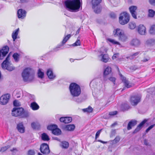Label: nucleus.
Masks as SVG:
<instances>
[{
    "instance_id": "nucleus-1",
    "label": "nucleus",
    "mask_w": 155,
    "mask_h": 155,
    "mask_svg": "<svg viewBox=\"0 0 155 155\" xmlns=\"http://www.w3.org/2000/svg\"><path fill=\"white\" fill-rule=\"evenodd\" d=\"M66 7L72 12H77L81 6L80 0H68L65 2Z\"/></svg>"
},
{
    "instance_id": "nucleus-2",
    "label": "nucleus",
    "mask_w": 155,
    "mask_h": 155,
    "mask_svg": "<svg viewBox=\"0 0 155 155\" xmlns=\"http://www.w3.org/2000/svg\"><path fill=\"white\" fill-rule=\"evenodd\" d=\"M21 76L25 82H31L34 78V74L32 69L30 68H26L23 71Z\"/></svg>"
},
{
    "instance_id": "nucleus-3",
    "label": "nucleus",
    "mask_w": 155,
    "mask_h": 155,
    "mask_svg": "<svg viewBox=\"0 0 155 155\" xmlns=\"http://www.w3.org/2000/svg\"><path fill=\"white\" fill-rule=\"evenodd\" d=\"M12 114L13 116H19L22 118L27 117L29 116L28 112L24 110V109L21 107L14 108L12 110Z\"/></svg>"
},
{
    "instance_id": "nucleus-4",
    "label": "nucleus",
    "mask_w": 155,
    "mask_h": 155,
    "mask_svg": "<svg viewBox=\"0 0 155 155\" xmlns=\"http://www.w3.org/2000/svg\"><path fill=\"white\" fill-rule=\"evenodd\" d=\"M69 89L70 93L73 97H78L81 93V89L80 86L75 83L71 84L69 87Z\"/></svg>"
},
{
    "instance_id": "nucleus-5",
    "label": "nucleus",
    "mask_w": 155,
    "mask_h": 155,
    "mask_svg": "<svg viewBox=\"0 0 155 155\" xmlns=\"http://www.w3.org/2000/svg\"><path fill=\"white\" fill-rule=\"evenodd\" d=\"M130 20V16L129 14L126 12L121 13L119 17V22L122 25H124L128 23Z\"/></svg>"
},
{
    "instance_id": "nucleus-6",
    "label": "nucleus",
    "mask_w": 155,
    "mask_h": 155,
    "mask_svg": "<svg viewBox=\"0 0 155 155\" xmlns=\"http://www.w3.org/2000/svg\"><path fill=\"white\" fill-rule=\"evenodd\" d=\"M9 54L5 60L2 63V66L3 69H6L9 71H12L15 69V67L9 61Z\"/></svg>"
},
{
    "instance_id": "nucleus-7",
    "label": "nucleus",
    "mask_w": 155,
    "mask_h": 155,
    "mask_svg": "<svg viewBox=\"0 0 155 155\" xmlns=\"http://www.w3.org/2000/svg\"><path fill=\"white\" fill-rule=\"evenodd\" d=\"M102 0H92V8L96 13H99L101 11V8L99 6Z\"/></svg>"
},
{
    "instance_id": "nucleus-8",
    "label": "nucleus",
    "mask_w": 155,
    "mask_h": 155,
    "mask_svg": "<svg viewBox=\"0 0 155 155\" xmlns=\"http://www.w3.org/2000/svg\"><path fill=\"white\" fill-rule=\"evenodd\" d=\"M141 96L137 94L132 96L130 98V102L132 105L136 106L141 101Z\"/></svg>"
},
{
    "instance_id": "nucleus-9",
    "label": "nucleus",
    "mask_w": 155,
    "mask_h": 155,
    "mask_svg": "<svg viewBox=\"0 0 155 155\" xmlns=\"http://www.w3.org/2000/svg\"><path fill=\"white\" fill-rule=\"evenodd\" d=\"M40 150L44 154H48L50 152L48 145L46 143H43L41 145Z\"/></svg>"
},
{
    "instance_id": "nucleus-10",
    "label": "nucleus",
    "mask_w": 155,
    "mask_h": 155,
    "mask_svg": "<svg viewBox=\"0 0 155 155\" xmlns=\"http://www.w3.org/2000/svg\"><path fill=\"white\" fill-rule=\"evenodd\" d=\"M10 97V95L7 94L2 96L0 97V103L2 105H5L8 102Z\"/></svg>"
},
{
    "instance_id": "nucleus-11",
    "label": "nucleus",
    "mask_w": 155,
    "mask_h": 155,
    "mask_svg": "<svg viewBox=\"0 0 155 155\" xmlns=\"http://www.w3.org/2000/svg\"><path fill=\"white\" fill-rule=\"evenodd\" d=\"M9 51V48L6 46L3 47L2 50H0V59H3L5 56L8 53Z\"/></svg>"
},
{
    "instance_id": "nucleus-12",
    "label": "nucleus",
    "mask_w": 155,
    "mask_h": 155,
    "mask_svg": "<svg viewBox=\"0 0 155 155\" xmlns=\"http://www.w3.org/2000/svg\"><path fill=\"white\" fill-rule=\"evenodd\" d=\"M137 8V7L135 6H132L129 8L130 12L132 16L135 19H136L137 18V13L136 11Z\"/></svg>"
},
{
    "instance_id": "nucleus-13",
    "label": "nucleus",
    "mask_w": 155,
    "mask_h": 155,
    "mask_svg": "<svg viewBox=\"0 0 155 155\" xmlns=\"http://www.w3.org/2000/svg\"><path fill=\"white\" fill-rule=\"evenodd\" d=\"M71 37V35L70 34L66 36H65L63 39L62 41V44L58 45L56 48H54L53 49L54 51H58V48H60V47L62 46L63 45L65 44L67 41Z\"/></svg>"
},
{
    "instance_id": "nucleus-14",
    "label": "nucleus",
    "mask_w": 155,
    "mask_h": 155,
    "mask_svg": "<svg viewBox=\"0 0 155 155\" xmlns=\"http://www.w3.org/2000/svg\"><path fill=\"white\" fill-rule=\"evenodd\" d=\"M140 42L139 39L137 38H134L133 39L130 41V44L132 46L137 48L140 45Z\"/></svg>"
},
{
    "instance_id": "nucleus-15",
    "label": "nucleus",
    "mask_w": 155,
    "mask_h": 155,
    "mask_svg": "<svg viewBox=\"0 0 155 155\" xmlns=\"http://www.w3.org/2000/svg\"><path fill=\"white\" fill-rule=\"evenodd\" d=\"M17 14L18 18L23 19L26 16V12L22 9H19L18 11Z\"/></svg>"
},
{
    "instance_id": "nucleus-16",
    "label": "nucleus",
    "mask_w": 155,
    "mask_h": 155,
    "mask_svg": "<svg viewBox=\"0 0 155 155\" xmlns=\"http://www.w3.org/2000/svg\"><path fill=\"white\" fill-rule=\"evenodd\" d=\"M138 31L140 35H145L146 32L145 27L142 25H140L138 27Z\"/></svg>"
},
{
    "instance_id": "nucleus-17",
    "label": "nucleus",
    "mask_w": 155,
    "mask_h": 155,
    "mask_svg": "<svg viewBox=\"0 0 155 155\" xmlns=\"http://www.w3.org/2000/svg\"><path fill=\"white\" fill-rule=\"evenodd\" d=\"M147 120L145 119L140 124L137 126V128L133 132V133L135 134L138 132L142 128L144 124L147 122Z\"/></svg>"
},
{
    "instance_id": "nucleus-18",
    "label": "nucleus",
    "mask_w": 155,
    "mask_h": 155,
    "mask_svg": "<svg viewBox=\"0 0 155 155\" xmlns=\"http://www.w3.org/2000/svg\"><path fill=\"white\" fill-rule=\"evenodd\" d=\"M17 128L18 131L21 133H23L25 132V127L22 123H20L17 125Z\"/></svg>"
},
{
    "instance_id": "nucleus-19",
    "label": "nucleus",
    "mask_w": 155,
    "mask_h": 155,
    "mask_svg": "<svg viewBox=\"0 0 155 155\" xmlns=\"http://www.w3.org/2000/svg\"><path fill=\"white\" fill-rule=\"evenodd\" d=\"M47 75L50 79L53 80L56 77L55 75L53 74L52 71L50 69L47 70Z\"/></svg>"
},
{
    "instance_id": "nucleus-20",
    "label": "nucleus",
    "mask_w": 155,
    "mask_h": 155,
    "mask_svg": "<svg viewBox=\"0 0 155 155\" xmlns=\"http://www.w3.org/2000/svg\"><path fill=\"white\" fill-rule=\"evenodd\" d=\"M99 57L101 58V60L104 62H107L109 59V58L107 54H102L99 56Z\"/></svg>"
},
{
    "instance_id": "nucleus-21",
    "label": "nucleus",
    "mask_w": 155,
    "mask_h": 155,
    "mask_svg": "<svg viewBox=\"0 0 155 155\" xmlns=\"http://www.w3.org/2000/svg\"><path fill=\"white\" fill-rule=\"evenodd\" d=\"M137 124V121L134 120H131L128 124L127 129L128 130H130L132 128V127L135 126Z\"/></svg>"
},
{
    "instance_id": "nucleus-22",
    "label": "nucleus",
    "mask_w": 155,
    "mask_h": 155,
    "mask_svg": "<svg viewBox=\"0 0 155 155\" xmlns=\"http://www.w3.org/2000/svg\"><path fill=\"white\" fill-rule=\"evenodd\" d=\"M146 44L148 45L151 46L155 45V39L150 38L148 39L146 42Z\"/></svg>"
},
{
    "instance_id": "nucleus-23",
    "label": "nucleus",
    "mask_w": 155,
    "mask_h": 155,
    "mask_svg": "<svg viewBox=\"0 0 155 155\" xmlns=\"http://www.w3.org/2000/svg\"><path fill=\"white\" fill-rule=\"evenodd\" d=\"M75 128V126L74 124H68L66 125L64 127V129L67 130L73 131Z\"/></svg>"
},
{
    "instance_id": "nucleus-24",
    "label": "nucleus",
    "mask_w": 155,
    "mask_h": 155,
    "mask_svg": "<svg viewBox=\"0 0 155 155\" xmlns=\"http://www.w3.org/2000/svg\"><path fill=\"white\" fill-rule=\"evenodd\" d=\"M30 107L34 110H37L39 109V108L38 105L35 102H33L31 103Z\"/></svg>"
},
{
    "instance_id": "nucleus-25",
    "label": "nucleus",
    "mask_w": 155,
    "mask_h": 155,
    "mask_svg": "<svg viewBox=\"0 0 155 155\" xmlns=\"http://www.w3.org/2000/svg\"><path fill=\"white\" fill-rule=\"evenodd\" d=\"M19 30V28H17L12 33V37L14 41L17 38V36L18 34Z\"/></svg>"
},
{
    "instance_id": "nucleus-26",
    "label": "nucleus",
    "mask_w": 155,
    "mask_h": 155,
    "mask_svg": "<svg viewBox=\"0 0 155 155\" xmlns=\"http://www.w3.org/2000/svg\"><path fill=\"white\" fill-rule=\"evenodd\" d=\"M122 81L124 83V85L127 88H130L131 87V85L130 83L129 82L126 80V78H123L122 79Z\"/></svg>"
},
{
    "instance_id": "nucleus-27",
    "label": "nucleus",
    "mask_w": 155,
    "mask_h": 155,
    "mask_svg": "<svg viewBox=\"0 0 155 155\" xmlns=\"http://www.w3.org/2000/svg\"><path fill=\"white\" fill-rule=\"evenodd\" d=\"M42 140L44 141H48L50 140L48 135L45 133H43L41 135Z\"/></svg>"
},
{
    "instance_id": "nucleus-28",
    "label": "nucleus",
    "mask_w": 155,
    "mask_h": 155,
    "mask_svg": "<svg viewBox=\"0 0 155 155\" xmlns=\"http://www.w3.org/2000/svg\"><path fill=\"white\" fill-rule=\"evenodd\" d=\"M61 133V130L56 128L54 130H53L52 131V133L55 135H60Z\"/></svg>"
},
{
    "instance_id": "nucleus-29",
    "label": "nucleus",
    "mask_w": 155,
    "mask_h": 155,
    "mask_svg": "<svg viewBox=\"0 0 155 155\" xmlns=\"http://www.w3.org/2000/svg\"><path fill=\"white\" fill-rule=\"evenodd\" d=\"M44 73L41 70L39 69L38 72V78L41 79H43L44 77Z\"/></svg>"
},
{
    "instance_id": "nucleus-30",
    "label": "nucleus",
    "mask_w": 155,
    "mask_h": 155,
    "mask_svg": "<svg viewBox=\"0 0 155 155\" xmlns=\"http://www.w3.org/2000/svg\"><path fill=\"white\" fill-rule=\"evenodd\" d=\"M140 53V51L134 53L132 55H130L129 56L127 57V58H129L130 59H133L136 58V56H137Z\"/></svg>"
},
{
    "instance_id": "nucleus-31",
    "label": "nucleus",
    "mask_w": 155,
    "mask_h": 155,
    "mask_svg": "<svg viewBox=\"0 0 155 155\" xmlns=\"http://www.w3.org/2000/svg\"><path fill=\"white\" fill-rule=\"evenodd\" d=\"M111 68L110 67H107L105 70L104 74V75H108L111 72Z\"/></svg>"
},
{
    "instance_id": "nucleus-32",
    "label": "nucleus",
    "mask_w": 155,
    "mask_h": 155,
    "mask_svg": "<svg viewBox=\"0 0 155 155\" xmlns=\"http://www.w3.org/2000/svg\"><path fill=\"white\" fill-rule=\"evenodd\" d=\"M115 33H114V35H117L119 37L123 33L122 31L119 29L117 28L116 30H115Z\"/></svg>"
},
{
    "instance_id": "nucleus-33",
    "label": "nucleus",
    "mask_w": 155,
    "mask_h": 155,
    "mask_svg": "<svg viewBox=\"0 0 155 155\" xmlns=\"http://www.w3.org/2000/svg\"><path fill=\"white\" fill-rule=\"evenodd\" d=\"M119 39L123 41H124L127 39V37L123 32L119 36Z\"/></svg>"
},
{
    "instance_id": "nucleus-34",
    "label": "nucleus",
    "mask_w": 155,
    "mask_h": 155,
    "mask_svg": "<svg viewBox=\"0 0 155 155\" xmlns=\"http://www.w3.org/2000/svg\"><path fill=\"white\" fill-rule=\"evenodd\" d=\"M150 34L152 35H155V25H152L149 31Z\"/></svg>"
},
{
    "instance_id": "nucleus-35",
    "label": "nucleus",
    "mask_w": 155,
    "mask_h": 155,
    "mask_svg": "<svg viewBox=\"0 0 155 155\" xmlns=\"http://www.w3.org/2000/svg\"><path fill=\"white\" fill-rule=\"evenodd\" d=\"M13 57L14 58L15 61L17 62L19 61V55L17 53H15L13 55Z\"/></svg>"
},
{
    "instance_id": "nucleus-36",
    "label": "nucleus",
    "mask_w": 155,
    "mask_h": 155,
    "mask_svg": "<svg viewBox=\"0 0 155 155\" xmlns=\"http://www.w3.org/2000/svg\"><path fill=\"white\" fill-rule=\"evenodd\" d=\"M155 14V11L152 9L148 10V16L149 17H153Z\"/></svg>"
},
{
    "instance_id": "nucleus-37",
    "label": "nucleus",
    "mask_w": 155,
    "mask_h": 155,
    "mask_svg": "<svg viewBox=\"0 0 155 155\" xmlns=\"http://www.w3.org/2000/svg\"><path fill=\"white\" fill-rule=\"evenodd\" d=\"M62 146L63 148L67 149V148L69 145V143L68 142L66 141H63L61 142Z\"/></svg>"
},
{
    "instance_id": "nucleus-38",
    "label": "nucleus",
    "mask_w": 155,
    "mask_h": 155,
    "mask_svg": "<svg viewBox=\"0 0 155 155\" xmlns=\"http://www.w3.org/2000/svg\"><path fill=\"white\" fill-rule=\"evenodd\" d=\"M57 127V125H52L48 126L47 127V129L49 130H52L53 131V130H54L55 128Z\"/></svg>"
},
{
    "instance_id": "nucleus-39",
    "label": "nucleus",
    "mask_w": 155,
    "mask_h": 155,
    "mask_svg": "<svg viewBox=\"0 0 155 155\" xmlns=\"http://www.w3.org/2000/svg\"><path fill=\"white\" fill-rule=\"evenodd\" d=\"M120 140V137L119 136H117L115 138L112 140V143L114 144H115L119 142Z\"/></svg>"
},
{
    "instance_id": "nucleus-40",
    "label": "nucleus",
    "mask_w": 155,
    "mask_h": 155,
    "mask_svg": "<svg viewBox=\"0 0 155 155\" xmlns=\"http://www.w3.org/2000/svg\"><path fill=\"white\" fill-rule=\"evenodd\" d=\"M93 110L92 108L90 106H89L87 108L84 109L83 110L84 112H87L88 113L91 112Z\"/></svg>"
},
{
    "instance_id": "nucleus-41",
    "label": "nucleus",
    "mask_w": 155,
    "mask_h": 155,
    "mask_svg": "<svg viewBox=\"0 0 155 155\" xmlns=\"http://www.w3.org/2000/svg\"><path fill=\"white\" fill-rule=\"evenodd\" d=\"M129 28L131 29H134L136 27V25L135 23L130 22L129 24Z\"/></svg>"
},
{
    "instance_id": "nucleus-42",
    "label": "nucleus",
    "mask_w": 155,
    "mask_h": 155,
    "mask_svg": "<svg viewBox=\"0 0 155 155\" xmlns=\"http://www.w3.org/2000/svg\"><path fill=\"white\" fill-rule=\"evenodd\" d=\"M10 147V146L9 145H8L6 146L2 147L1 148L0 150V151L2 153L3 152L7 150V149L9 148Z\"/></svg>"
},
{
    "instance_id": "nucleus-43",
    "label": "nucleus",
    "mask_w": 155,
    "mask_h": 155,
    "mask_svg": "<svg viewBox=\"0 0 155 155\" xmlns=\"http://www.w3.org/2000/svg\"><path fill=\"white\" fill-rule=\"evenodd\" d=\"M72 120V118L71 117H65V123L71 122Z\"/></svg>"
},
{
    "instance_id": "nucleus-44",
    "label": "nucleus",
    "mask_w": 155,
    "mask_h": 155,
    "mask_svg": "<svg viewBox=\"0 0 155 155\" xmlns=\"http://www.w3.org/2000/svg\"><path fill=\"white\" fill-rule=\"evenodd\" d=\"M110 1L115 6H116L119 3V0H110Z\"/></svg>"
},
{
    "instance_id": "nucleus-45",
    "label": "nucleus",
    "mask_w": 155,
    "mask_h": 155,
    "mask_svg": "<svg viewBox=\"0 0 155 155\" xmlns=\"http://www.w3.org/2000/svg\"><path fill=\"white\" fill-rule=\"evenodd\" d=\"M79 37L78 38L77 40L72 45L73 46H77L80 45L81 42L80 39H78Z\"/></svg>"
},
{
    "instance_id": "nucleus-46",
    "label": "nucleus",
    "mask_w": 155,
    "mask_h": 155,
    "mask_svg": "<svg viewBox=\"0 0 155 155\" xmlns=\"http://www.w3.org/2000/svg\"><path fill=\"white\" fill-rule=\"evenodd\" d=\"M108 41L114 44L120 45V43L118 42L115 41L114 40L111 39L109 38L108 39Z\"/></svg>"
},
{
    "instance_id": "nucleus-47",
    "label": "nucleus",
    "mask_w": 155,
    "mask_h": 155,
    "mask_svg": "<svg viewBox=\"0 0 155 155\" xmlns=\"http://www.w3.org/2000/svg\"><path fill=\"white\" fill-rule=\"evenodd\" d=\"M122 106L125 110H128L130 107L129 105L127 103L123 104Z\"/></svg>"
},
{
    "instance_id": "nucleus-48",
    "label": "nucleus",
    "mask_w": 155,
    "mask_h": 155,
    "mask_svg": "<svg viewBox=\"0 0 155 155\" xmlns=\"http://www.w3.org/2000/svg\"><path fill=\"white\" fill-rule=\"evenodd\" d=\"M38 124L37 123L33 122L31 124V127L33 129H36L37 128Z\"/></svg>"
},
{
    "instance_id": "nucleus-49",
    "label": "nucleus",
    "mask_w": 155,
    "mask_h": 155,
    "mask_svg": "<svg viewBox=\"0 0 155 155\" xmlns=\"http://www.w3.org/2000/svg\"><path fill=\"white\" fill-rule=\"evenodd\" d=\"M13 105L15 106H19L21 105L20 102L17 100H15L14 101Z\"/></svg>"
},
{
    "instance_id": "nucleus-50",
    "label": "nucleus",
    "mask_w": 155,
    "mask_h": 155,
    "mask_svg": "<svg viewBox=\"0 0 155 155\" xmlns=\"http://www.w3.org/2000/svg\"><path fill=\"white\" fill-rule=\"evenodd\" d=\"M74 100L78 103H81L82 102V99L81 97L74 98Z\"/></svg>"
},
{
    "instance_id": "nucleus-51",
    "label": "nucleus",
    "mask_w": 155,
    "mask_h": 155,
    "mask_svg": "<svg viewBox=\"0 0 155 155\" xmlns=\"http://www.w3.org/2000/svg\"><path fill=\"white\" fill-rule=\"evenodd\" d=\"M35 152L33 150H30L28 151V155H34Z\"/></svg>"
},
{
    "instance_id": "nucleus-52",
    "label": "nucleus",
    "mask_w": 155,
    "mask_h": 155,
    "mask_svg": "<svg viewBox=\"0 0 155 155\" xmlns=\"http://www.w3.org/2000/svg\"><path fill=\"white\" fill-rule=\"evenodd\" d=\"M155 125V124H153L150 126L146 130V133H147L150 130L152 129Z\"/></svg>"
},
{
    "instance_id": "nucleus-53",
    "label": "nucleus",
    "mask_w": 155,
    "mask_h": 155,
    "mask_svg": "<svg viewBox=\"0 0 155 155\" xmlns=\"http://www.w3.org/2000/svg\"><path fill=\"white\" fill-rule=\"evenodd\" d=\"M101 130H102L101 129L100 130L97 132V133L96 134V135H95V139H97V137L99 136L100 134V133L101 132Z\"/></svg>"
},
{
    "instance_id": "nucleus-54",
    "label": "nucleus",
    "mask_w": 155,
    "mask_h": 155,
    "mask_svg": "<svg viewBox=\"0 0 155 155\" xmlns=\"http://www.w3.org/2000/svg\"><path fill=\"white\" fill-rule=\"evenodd\" d=\"M109 80L110 81H112L114 84H115V79L114 78V77H110L109 78Z\"/></svg>"
},
{
    "instance_id": "nucleus-55",
    "label": "nucleus",
    "mask_w": 155,
    "mask_h": 155,
    "mask_svg": "<svg viewBox=\"0 0 155 155\" xmlns=\"http://www.w3.org/2000/svg\"><path fill=\"white\" fill-rule=\"evenodd\" d=\"M117 113V111H114L109 112V114L110 116H113L116 115Z\"/></svg>"
},
{
    "instance_id": "nucleus-56",
    "label": "nucleus",
    "mask_w": 155,
    "mask_h": 155,
    "mask_svg": "<svg viewBox=\"0 0 155 155\" xmlns=\"http://www.w3.org/2000/svg\"><path fill=\"white\" fill-rule=\"evenodd\" d=\"M116 133V130H112L111 131V134L110 135V137H113L115 135Z\"/></svg>"
},
{
    "instance_id": "nucleus-57",
    "label": "nucleus",
    "mask_w": 155,
    "mask_h": 155,
    "mask_svg": "<svg viewBox=\"0 0 155 155\" xmlns=\"http://www.w3.org/2000/svg\"><path fill=\"white\" fill-rule=\"evenodd\" d=\"M150 60V58L149 57H147V58H144L143 60H141V62H145L148 61Z\"/></svg>"
},
{
    "instance_id": "nucleus-58",
    "label": "nucleus",
    "mask_w": 155,
    "mask_h": 155,
    "mask_svg": "<svg viewBox=\"0 0 155 155\" xmlns=\"http://www.w3.org/2000/svg\"><path fill=\"white\" fill-rule=\"evenodd\" d=\"M149 2L150 4L155 6V0H149Z\"/></svg>"
},
{
    "instance_id": "nucleus-59",
    "label": "nucleus",
    "mask_w": 155,
    "mask_h": 155,
    "mask_svg": "<svg viewBox=\"0 0 155 155\" xmlns=\"http://www.w3.org/2000/svg\"><path fill=\"white\" fill-rule=\"evenodd\" d=\"M110 77H108V75H104V79L105 81H107L108 79L109 80V78Z\"/></svg>"
},
{
    "instance_id": "nucleus-60",
    "label": "nucleus",
    "mask_w": 155,
    "mask_h": 155,
    "mask_svg": "<svg viewBox=\"0 0 155 155\" xmlns=\"http://www.w3.org/2000/svg\"><path fill=\"white\" fill-rule=\"evenodd\" d=\"M65 117H62L60 119V120L61 122L65 123Z\"/></svg>"
},
{
    "instance_id": "nucleus-61",
    "label": "nucleus",
    "mask_w": 155,
    "mask_h": 155,
    "mask_svg": "<svg viewBox=\"0 0 155 155\" xmlns=\"http://www.w3.org/2000/svg\"><path fill=\"white\" fill-rule=\"evenodd\" d=\"M110 17L113 18H114L116 17V15L113 13H110Z\"/></svg>"
},
{
    "instance_id": "nucleus-62",
    "label": "nucleus",
    "mask_w": 155,
    "mask_h": 155,
    "mask_svg": "<svg viewBox=\"0 0 155 155\" xmlns=\"http://www.w3.org/2000/svg\"><path fill=\"white\" fill-rule=\"evenodd\" d=\"M118 55V54H114L113 56H112V58L114 60L116 58H117V56Z\"/></svg>"
},
{
    "instance_id": "nucleus-63",
    "label": "nucleus",
    "mask_w": 155,
    "mask_h": 155,
    "mask_svg": "<svg viewBox=\"0 0 155 155\" xmlns=\"http://www.w3.org/2000/svg\"><path fill=\"white\" fill-rule=\"evenodd\" d=\"M144 143L145 145H148V143L147 140L145 139L144 141Z\"/></svg>"
},
{
    "instance_id": "nucleus-64",
    "label": "nucleus",
    "mask_w": 155,
    "mask_h": 155,
    "mask_svg": "<svg viewBox=\"0 0 155 155\" xmlns=\"http://www.w3.org/2000/svg\"><path fill=\"white\" fill-rule=\"evenodd\" d=\"M14 151L17 152L18 151V150L17 149L15 148H13L11 150V151L13 152Z\"/></svg>"
}]
</instances>
